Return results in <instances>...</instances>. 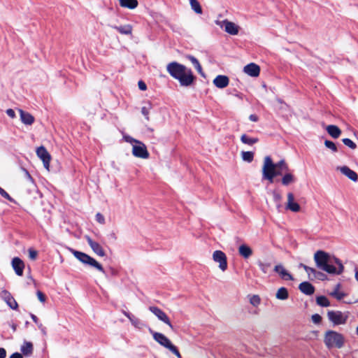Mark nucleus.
<instances>
[{
	"instance_id": "f257e3e1",
	"label": "nucleus",
	"mask_w": 358,
	"mask_h": 358,
	"mask_svg": "<svg viewBox=\"0 0 358 358\" xmlns=\"http://www.w3.org/2000/svg\"><path fill=\"white\" fill-rule=\"evenodd\" d=\"M313 258L316 266L329 274L340 275L344 271V266L339 259L323 250H317Z\"/></svg>"
},
{
	"instance_id": "f03ea898",
	"label": "nucleus",
	"mask_w": 358,
	"mask_h": 358,
	"mask_svg": "<svg viewBox=\"0 0 358 358\" xmlns=\"http://www.w3.org/2000/svg\"><path fill=\"white\" fill-rule=\"evenodd\" d=\"M166 70L173 78L179 80L182 86H189L194 80L191 69L176 62L169 63L166 66Z\"/></svg>"
},
{
	"instance_id": "7ed1b4c3",
	"label": "nucleus",
	"mask_w": 358,
	"mask_h": 358,
	"mask_svg": "<svg viewBox=\"0 0 358 358\" xmlns=\"http://www.w3.org/2000/svg\"><path fill=\"white\" fill-rule=\"evenodd\" d=\"M123 139L131 144L132 145V155L138 158L148 159L150 154L148 151L146 145L141 141L132 138L129 135H124Z\"/></svg>"
},
{
	"instance_id": "20e7f679",
	"label": "nucleus",
	"mask_w": 358,
	"mask_h": 358,
	"mask_svg": "<svg viewBox=\"0 0 358 358\" xmlns=\"http://www.w3.org/2000/svg\"><path fill=\"white\" fill-rule=\"evenodd\" d=\"M284 171L274 168V163L269 156H266L264 159V164L262 166V176L264 179L268 180L270 182H273L275 176L282 175Z\"/></svg>"
},
{
	"instance_id": "39448f33",
	"label": "nucleus",
	"mask_w": 358,
	"mask_h": 358,
	"mask_svg": "<svg viewBox=\"0 0 358 358\" xmlns=\"http://www.w3.org/2000/svg\"><path fill=\"white\" fill-rule=\"evenodd\" d=\"M344 342V336L335 331L329 330L324 334V343L328 348H341Z\"/></svg>"
},
{
	"instance_id": "423d86ee",
	"label": "nucleus",
	"mask_w": 358,
	"mask_h": 358,
	"mask_svg": "<svg viewBox=\"0 0 358 358\" xmlns=\"http://www.w3.org/2000/svg\"><path fill=\"white\" fill-rule=\"evenodd\" d=\"M150 332L152 335L153 339L158 343L160 345L168 349L178 358H181L180 353L177 348L171 343V341L163 334L155 332L150 329Z\"/></svg>"
},
{
	"instance_id": "0eeeda50",
	"label": "nucleus",
	"mask_w": 358,
	"mask_h": 358,
	"mask_svg": "<svg viewBox=\"0 0 358 358\" xmlns=\"http://www.w3.org/2000/svg\"><path fill=\"white\" fill-rule=\"evenodd\" d=\"M69 250L73 255V256L83 264L94 267L102 273H105L101 264H99L95 259L83 252L77 251L72 248H69Z\"/></svg>"
},
{
	"instance_id": "6e6552de",
	"label": "nucleus",
	"mask_w": 358,
	"mask_h": 358,
	"mask_svg": "<svg viewBox=\"0 0 358 358\" xmlns=\"http://www.w3.org/2000/svg\"><path fill=\"white\" fill-rule=\"evenodd\" d=\"M348 317V312H341L339 310H329L327 312V317L334 325L345 324Z\"/></svg>"
},
{
	"instance_id": "1a4fd4ad",
	"label": "nucleus",
	"mask_w": 358,
	"mask_h": 358,
	"mask_svg": "<svg viewBox=\"0 0 358 358\" xmlns=\"http://www.w3.org/2000/svg\"><path fill=\"white\" fill-rule=\"evenodd\" d=\"M216 24L220 26L221 28H224V31L231 35H237L240 29L238 25L227 20L216 21Z\"/></svg>"
},
{
	"instance_id": "9d476101",
	"label": "nucleus",
	"mask_w": 358,
	"mask_h": 358,
	"mask_svg": "<svg viewBox=\"0 0 358 358\" xmlns=\"http://www.w3.org/2000/svg\"><path fill=\"white\" fill-rule=\"evenodd\" d=\"M213 259L219 264L221 271H225L227 268V259L226 255L221 250H215L213 253Z\"/></svg>"
},
{
	"instance_id": "9b49d317",
	"label": "nucleus",
	"mask_w": 358,
	"mask_h": 358,
	"mask_svg": "<svg viewBox=\"0 0 358 358\" xmlns=\"http://www.w3.org/2000/svg\"><path fill=\"white\" fill-rule=\"evenodd\" d=\"M37 156L42 160L46 170H50L51 156L44 146H40L36 149Z\"/></svg>"
},
{
	"instance_id": "f8f14e48",
	"label": "nucleus",
	"mask_w": 358,
	"mask_h": 358,
	"mask_svg": "<svg viewBox=\"0 0 358 358\" xmlns=\"http://www.w3.org/2000/svg\"><path fill=\"white\" fill-rule=\"evenodd\" d=\"M149 310L162 322L166 324L171 329L173 327L167 315L160 308L156 306H150Z\"/></svg>"
},
{
	"instance_id": "ddd939ff",
	"label": "nucleus",
	"mask_w": 358,
	"mask_h": 358,
	"mask_svg": "<svg viewBox=\"0 0 358 358\" xmlns=\"http://www.w3.org/2000/svg\"><path fill=\"white\" fill-rule=\"evenodd\" d=\"M0 296L7 303V305L12 309L16 310L18 307L17 303L12 296L11 294L6 290L3 289L0 292Z\"/></svg>"
},
{
	"instance_id": "4468645a",
	"label": "nucleus",
	"mask_w": 358,
	"mask_h": 358,
	"mask_svg": "<svg viewBox=\"0 0 358 358\" xmlns=\"http://www.w3.org/2000/svg\"><path fill=\"white\" fill-rule=\"evenodd\" d=\"M287 201L286 203V209L291 210L294 213H297L301 210L300 205L295 201V198L292 192L287 194Z\"/></svg>"
},
{
	"instance_id": "2eb2a0df",
	"label": "nucleus",
	"mask_w": 358,
	"mask_h": 358,
	"mask_svg": "<svg viewBox=\"0 0 358 358\" xmlns=\"http://www.w3.org/2000/svg\"><path fill=\"white\" fill-rule=\"evenodd\" d=\"M86 239H87V243L89 244V245L90 246V248H92V250H93V252L94 253H96L97 255H99L100 257H104L106 255V253H105L103 248L101 246V245L99 243L94 241L89 236H87Z\"/></svg>"
},
{
	"instance_id": "dca6fc26",
	"label": "nucleus",
	"mask_w": 358,
	"mask_h": 358,
	"mask_svg": "<svg viewBox=\"0 0 358 358\" xmlns=\"http://www.w3.org/2000/svg\"><path fill=\"white\" fill-rule=\"evenodd\" d=\"M273 270L283 280H294L293 276L280 264L275 265Z\"/></svg>"
},
{
	"instance_id": "f3484780",
	"label": "nucleus",
	"mask_w": 358,
	"mask_h": 358,
	"mask_svg": "<svg viewBox=\"0 0 358 358\" xmlns=\"http://www.w3.org/2000/svg\"><path fill=\"white\" fill-rule=\"evenodd\" d=\"M243 72L250 76L257 77L260 73V68L257 64L250 63L244 66Z\"/></svg>"
},
{
	"instance_id": "a211bd4d",
	"label": "nucleus",
	"mask_w": 358,
	"mask_h": 358,
	"mask_svg": "<svg viewBox=\"0 0 358 358\" xmlns=\"http://www.w3.org/2000/svg\"><path fill=\"white\" fill-rule=\"evenodd\" d=\"M12 266L17 275L22 276L23 275L24 264L20 258L14 257L13 259Z\"/></svg>"
},
{
	"instance_id": "6ab92c4d",
	"label": "nucleus",
	"mask_w": 358,
	"mask_h": 358,
	"mask_svg": "<svg viewBox=\"0 0 358 358\" xmlns=\"http://www.w3.org/2000/svg\"><path fill=\"white\" fill-rule=\"evenodd\" d=\"M213 83L217 88L222 89L228 86L229 79L227 76L219 75L214 78Z\"/></svg>"
},
{
	"instance_id": "aec40b11",
	"label": "nucleus",
	"mask_w": 358,
	"mask_h": 358,
	"mask_svg": "<svg viewBox=\"0 0 358 358\" xmlns=\"http://www.w3.org/2000/svg\"><path fill=\"white\" fill-rule=\"evenodd\" d=\"M337 169L352 181L356 182L357 180V174L354 171L351 170L349 167L346 166H339L337 168Z\"/></svg>"
},
{
	"instance_id": "412c9836",
	"label": "nucleus",
	"mask_w": 358,
	"mask_h": 358,
	"mask_svg": "<svg viewBox=\"0 0 358 358\" xmlns=\"http://www.w3.org/2000/svg\"><path fill=\"white\" fill-rule=\"evenodd\" d=\"M299 290L304 294L312 295L315 292L314 286L309 282H303L299 285Z\"/></svg>"
},
{
	"instance_id": "4be33fe9",
	"label": "nucleus",
	"mask_w": 358,
	"mask_h": 358,
	"mask_svg": "<svg viewBox=\"0 0 358 358\" xmlns=\"http://www.w3.org/2000/svg\"><path fill=\"white\" fill-rule=\"evenodd\" d=\"M20 115V120L24 124L31 125L34 122V117L29 113L25 112L22 109H18Z\"/></svg>"
},
{
	"instance_id": "5701e85b",
	"label": "nucleus",
	"mask_w": 358,
	"mask_h": 358,
	"mask_svg": "<svg viewBox=\"0 0 358 358\" xmlns=\"http://www.w3.org/2000/svg\"><path fill=\"white\" fill-rule=\"evenodd\" d=\"M239 255L245 259L249 258L253 253L250 247L245 244L241 245L238 248Z\"/></svg>"
},
{
	"instance_id": "b1692460",
	"label": "nucleus",
	"mask_w": 358,
	"mask_h": 358,
	"mask_svg": "<svg viewBox=\"0 0 358 358\" xmlns=\"http://www.w3.org/2000/svg\"><path fill=\"white\" fill-rule=\"evenodd\" d=\"M121 7L133 10L136 8L138 2L137 0H118Z\"/></svg>"
},
{
	"instance_id": "393cba45",
	"label": "nucleus",
	"mask_w": 358,
	"mask_h": 358,
	"mask_svg": "<svg viewBox=\"0 0 358 358\" xmlns=\"http://www.w3.org/2000/svg\"><path fill=\"white\" fill-rule=\"evenodd\" d=\"M326 130L327 133L334 138H338L341 134V130L337 126L333 124L328 125L326 127Z\"/></svg>"
},
{
	"instance_id": "a878e982",
	"label": "nucleus",
	"mask_w": 358,
	"mask_h": 358,
	"mask_svg": "<svg viewBox=\"0 0 358 358\" xmlns=\"http://www.w3.org/2000/svg\"><path fill=\"white\" fill-rule=\"evenodd\" d=\"M122 313L129 320V321L134 327L138 329L141 328V322L139 319H138L134 315H131V313L125 310H122Z\"/></svg>"
},
{
	"instance_id": "bb28decb",
	"label": "nucleus",
	"mask_w": 358,
	"mask_h": 358,
	"mask_svg": "<svg viewBox=\"0 0 358 358\" xmlns=\"http://www.w3.org/2000/svg\"><path fill=\"white\" fill-rule=\"evenodd\" d=\"M340 288L341 284H337L334 289L329 294L330 296L334 297L335 299L339 301L343 299L346 296L345 293L340 291Z\"/></svg>"
},
{
	"instance_id": "cd10ccee",
	"label": "nucleus",
	"mask_w": 358,
	"mask_h": 358,
	"mask_svg": "<svg viewBox=\"0 0 358 358\" xmlns=\"http://www.w3.org/2000/svg\"><path fill=\"white\" fill-rule=\"evenodd\" d=\"M20 350L24 356H30L33 352V345L31 342L25 341L21 346Z\"/></svg>"
},
{
	"instance_id": "c85d7f7f",
	"label": "nucleus",
	"mask_w": 358,
	"mask_h": 358,
	"mask_svg": "<svg viewBox=\"0 0 358 358\" xmlns=\"http://www.w3.org/2000/svg\"><path fill=\"white\" fill-rule=\"evenodd\" d=\"M113 29L118 31L120 34L124 35H130L132 33V27L130 24H127L124 26H114Z\"/></svg>"
},
{
	"instance_id": "c756f323",
	"label": "nucleus",
	"mask_w": 358,
	"mask_h": 358,
	"mask_svg": "<svg viewBox=\"0 0 358 358\" xmlns=\"http://www.w3.org/2000/svg\"><path fill=\"white\" fill-rule=\"evenodd\" d=\"M288 291L285 287H280L277 290L275 297L279 300H285L288 299Z\"/></svg>"
},
{
	"instance_id": "7c9ffc66",
	"label": "nucleus",
	"mask_w": 358,
	"mask_h": 358,
	"mask_svg": "<svg viewBox=\"0 0 358 358\" xmlns=\"http://www.w3.org/2000/svg\"><path fill=\"white\" fill-rule=\"evenodd\" d=\"M241 141L244 144L252 145L253 144L257 143L259 141V139L257 138L250 137L246 134H243L241 136Z\"/></svg>"
},
{
	"instance_id": "2f4dec72",
	"label": "nucleus",
	"mask_w": 358,
	"mask_h": 358,
	"mask_svg": "<svg viewBox=\"0 0 358 358\" xmlns=\"http://www.w3.org/2000/svg\"><path fill=\"white\" fill-rule=\"evenodd\" d=\"M286 173L282 178V183L284 185H288L290 183H292L295 181V178L293 174L289 173V171L285 172Z\"/></svg>"
},
{
	"instance_id": "473e14b6",
	"label": "nucleus",
	"mask_w": 358,
	"mask_h": 358,
	"mask_svg": "<svg viewBox=\"0 0 358 358\" xmlns=\"http://www.w3.org/2000/svg\"><path fill=\"white\" fill-rule=\"evenodd\" d=\"M257 265L264 273H267L271 267V264L270 262L262 261H259L257 262Z\"/></svg>"
},
{
	"instance_id": "72a5a7b5",
	"label": "nucleus",
	"mask_w": 358,
	"mask_h": 358,
	"mask_svg": "<svg viewBox=\"0 0 358 358\" xmlns=\"http://www.w3.org/2000/svg\"><path fill=\"white\" fill-rule=\"evenodd\" d=\"M317 303L322 307H329L330 306V302L329 299L324 296H317L316 299Z\"/></svg>"
},
{
	"instance_id": "f704fd0d",
	"label": "nucleus",
	"mask_w": 358,
	"mask_h": 358,
	"mask_svg": "<svg viewBox=\"0 0 358 358\" xmlns=\"http://www.w3.org/2000/svg\"><path fill=\"white\" fill-rule=\"evenodd\" d=\"M190 6L192 10L198 14L202 13V9L199 2L197 0H189Z\"/></svg>"
},
{
	"instance_id": "c9c22d12",
	"label": "nucleus",
	"mask_w": 358,
	"mask_h": 358,
	"mask_svg": "<svg viewBox=\"0 0 358 358\" xmlns=\"http://www.w3.org/2000/svg\"><path fill=\"white\" fill-rule=\"evenodd\" d=\"M248 297L249 298L250 304L255 307H257L261 303V299L259 295H248Z\"/></svg>"
},
{
	"instance_id": "e433bc0d",
	"label": "nucleus",
	"mask_w": 358,
	"mask_h": 358,
	"mask_svg": "<svg viewBox=\"0 0 358 358\" xmlns=\"http://www.w3.org/2000/svg\"><path fill=\"white\" fill-rule=\"evenodd\" d=\"M152 109V105L150 103H148L147 106H143L141 108V113L143 115L146 120L149 121V113L150 110Z\"/></svg>"
},
{
	"instance_id": "4c0bfd02",
	"label": "nucleus",
	"mask_w": 358,
	"mask_h": 358,
	"mask_svg": "<svg viewBox=\"0 0 358 358\" xmlns=\"http://www.w3.org/2000/svg\"><path fill=\"white\" fill-rule=\"evenodd\" d=\"M241 157L243 161L251 162L253 160L254 153L249 151H243L241 152Z\"/></svg>"
},
{
	"instance_id": "58836bf2",
	"label": "nucleus",
	"mask_w": 358,
	"mask_h": 358,
	"mask_svg": "<svg viewBox=\"0 0 358 358\" xmlns=\"http://www.w3.org/2000/svg\"><path fill=\"white\" fill-rule=\"evenodd\" d=\"M274 168H278V169H281L285 172H287L289 171V166L285 160H280L279 162L274 164Z\"/></svg>"
},
{
	"instance_id": "ea45409f",
	"label": "nucleus",
	"mask_w": 358,
	"mask_h": 358,
	"mask_svg": "<svg viewBox=\"0 0 358 358\" xmlns=\"http://www.w3.org/2000/svg\"><path fill=\"white\" fill-rule=\"evenodd\" d=\"M304 270L308 275L310 280H313L314 275L317 273V270L310 266H304Z\"/></svg>"
},
{
	"instance_id": "a19ab883",
	"label": "nucleus",
	"mask_w": 358,
	"mask_h": 358,
	"mask_svg": "<svg viewBox=\"0 0 358 358\" xmlns=\"http://www.w3.org/2000/svg\"><path fill=\"white\" fill-rule=\"evenodd\" d=\"M343 143L346 146L350 148L352 150H355L357 148L356 144L350 138H343L342 139Z\"/></svg>"
},
{
	"instance_id": "79ce46f5",
	"label": "nucleus",
	"mask_w": 358,
	"mask_h": 358,
	"mask_svg": "<svg viewBox=\"0 0 358 358\" xmlns=\"http://www.w3.org/2000/svg\"><path fill=\"white\" fill-rule=\"evenodd\" d=\"M324 145L327 148L331 150L333 152H337V147L334 142L326 140L324 141Z\"/></svg>"
},
{
	"instance_id": "37998d69",
	"label": "nucleus",
	"mask_w": 358,
	"mask_h": 358,
	"mask_svg": "<svg viewBox=\"0 0 358 358\" xmlns=\"http://www.w3.org/2000/svg\"><path fill=\"white\" fill-rule=\"evenodd\" d=\"M311 319L315 324H320L322 321V317L319 314L313 315Z\"/></svg>"
},
{
	"instance_id": "c03bdc74",
	"label": "nucleus",
	"mask_w": 358,
	"mask_h": 358,
	"mask_svg": "<svg viewBox=\"0 0 358 358\" xmlns=\"http://www.w3.org/2000/svg\"><path fill=\"white\" fill-rule=\"evenodd\" d=\"M314 279H318V280H324L326 279V275L323 273L317 271V273L313 277V280Z\"/></svg>"
},
{
	"instance_id": "a18cd8bd",
	"label": "nucleus",
	"mask_w": 358,
	"mask_h": 358,
	"mask_svg": "<svg viewBox=\"0 0 358 358\" xmlns=\"http://www.w3.org/2000/svg\"><path fill=\"white\" fill-rule=\"evenodd\" d=\"M38 255L37 251L30 248L29 249V257L31 259L34 260L36 259Z\"/></svg>"
},
{
	"instance_id": "49530a36",
	"label": "nucleus",
	"mask_w": 358,
	"mask_h": 358,
	"mask_svg": "<svg viewBox=\"0 0 358 358\" xmlns=\"http://www.w3.org/2000/svg\"><path fill=\"white\" fill-rule=\"evenodd\" d=\"M0 194L5 199L12 201L13 199L10 196V195L0 187Z\"/></svg>"
},
{
	"instance_id": "de8ad7c7",
	"label": "nucleus",
	"mask_w": 358,
	"mask_h": 358,
	"mask_svg": "<svg viewBox=\"0 0 358 358\" xmlns=\"http://www.w3.org/2000/svg\"><path fill=\"white\" fill-rule=\"evenodd\" d=\"M38 328L40 329L43 336H45L47 335V329L46 327L42 324L38 322L37 324Z\"/></svg>"
},
{
	"instance_id": "09e8293b",
	"label": "nucleus",
	"mask_w": 358,
	"mask_h": 358,
	"mask_svg": "<svg viewBox=\"0 0 358 358\" xmlns=\"http://www.w3.org/2000/svg\"><path fill=\"white\" fill-rule=\"evenodd\" d=\"M96 220L100 223V224H104L105 223V218L102 214L100 213H96Z\"/></svg>"
},
{
	"instance_id": "8fccbe9b",
	"label": "nucleus",
	"mask_w": 358,
	"mask_h": 358,
	"mask_svg": "<svg viewBox=\"0 0 358 358\" xmlns=\"http://www.w3.org/2000/svg\"><path fill=\"white\" fill-rule=\"evenodd\" d=\"M187 58L189 59V61L192 62V64L194 66V67H196L199 64H200L199 62L196 58L192 55H189Z\"/></svg>"
},
{
	"instance_id": "3c124183",
	"label": "nucleus",
	"mask_w": 358,
	"mask_h": 358,
	"mask_svg": "<svg viewBox=\"0 0 358 358\" xmlns=\"http://www.w3.org/2000/svg\"><path fill=\"white\" fill-rule=\"evenodd\" d=\"M36 295H37L38 300L41 302L44 303L45 301L46 297L43 292H41V291H38L36 292Z\"/></svg>"
},
{
	"instance_id": "603ef678",
	"label": "nucleus",
	"mask_w": 358,
	"mask_h": 358,
	"mask_svg": "<svg viewBox=\"0 0 358 358\" xmlns=\"http://www.w3.org/2000/svg\"><path fill=\"white\" fill-rule=\"evenodd\" d=\"M273 200L275 202H280L282 199V196L280 195V194L278 193L277 192H273Z\"/></svg>"
},
{
	"instance_id": "864d4df0",
	"label": "nucleus",
	"mask_w": 358,
	"mask_h": 358,
	"mask_svg": "<svg viewBox=\"0 0 358 358\" xmlns=\"http://www.w3.org/2000/svg\"><path fill=\"white\" fill-rule=\"evenodd\" d=\"M138 85L139 89L142 91H144L147 89L146 84L142 80L138 81Z\"/></svg>"
},
{
	"instance_id": "5fc2aeb1",
	"label": "nucleus",
	"mask_w": 358,
	"mask_h": 358,
	"mask_svg": "<svg viewBox=\"0 0 358 358\" xmlns=\"http://www.w3.org/2000/svg\"><path fill=\"white\" fill-rule=\"evenodd\" d=\"M6 114L11 118H14L15 117V111L11 109V108H9V109H7L6 110Z\"/></svg>"
},
{
	"instance_id": "6e6d98bb",
	"label": "nucleus",
	"mask_w": 358,
	"mask_h": 358,
	"mask_svg": "<svg viewBox=\"0 0 358 358\" xmlns=\"http://www.w3.org/2000/svg\"><path fill=\"white\" fill-rule=\"evenodd\" d=\"M195 69H196V71H198V73L203 77H205V73H203V70H202V67L201 66V64H199L198 66H196V67H195Z\"/></svg>"
},
{
	"instance_id": "4d7b16f0",
	"label": "nucleus",
	"mask_w": 358,
	"mask_h": 358,
	"mask_svg": "<svg viewBox=\"0 0 358 358\" xmlns=\"http://www.w3.org/2000/svg\"><path fill=\"white\" fill-rule=\"evenodd\" d=\"M195 69H196V71H198V73L203 77H205V73H203V70H202V67L201 66V64H199L198 66H196V67H195Z\"/></svg>"
},
{
	"instance_id": "13d9d810",
	"label": "nucleus",
	"mask_w": 358,
	"mask_h": 358,
	"mask_svg": "<svg viewBox=\"0 0 358 358\" xmlns=\"http://www.w3.org/2000/svg\"><path fill=\"white\" fill-rule=\"evenodd\" d=\"M6 357V351L4 348H0V358H5Z\"/></svg>"
},
{
	"instance_id": "bf43d9fd",
	"label": "nucleus",
	"mask_w": 358,
	"mask_h": 358,
	"mask_svg": "<svg viewBox=\"0 0 358 358\" xmlns=\"http://www.w3.org/2000/svg\"><path fill=\"white\" fill-rule=\"evenodd\" d=\"M10 358H23V357L20 353L15 352L10 355Z\"/></svg>"
},
{
	"instance_id": "052dcab7",
	"label": "nucleus",
	"mask_w": 358,
	"mask_h": 358,
	"mask_svg": "<svg viewBox=\"0 0 358 358\" xmlns=\"http://www.w3.org/2000/svg\"><path fill=\"white\" fill-rule=\"evenodd\" d=\"M249 119L250 120L252 121V122H257L258 121V117L255 115V114H252L249 116Z\"/></svg>"
},
{
	"instance_id": "680f3d73",
	"label": "nucleus",
	"mask_w": 358,
	"mask_h": 358,
	"mask_svg": "<svg viewBox=\"0 0 358 358\" xmlns=\"http://www.w3.org/2000/svg\"><path fill=\"white\" fill-rule=\"evenodd\" d=\"M24 171L25 173V175H26L27 179L29 180V182H31V183H34L33 178H31V176H30L29 172L27 170H25V169L24 170Z\"/></svg>"
},
{
	"instance_id": "e2e57ef3",
	"label": "nucleus",
	"mask_w": 358,
	"mask_h": 358,
	"mask_svg": "<svg viewBox=\"0 0 358 358\" xmlns=\"http://www.w3.org/2000/svg\"><path fill=\"white\" fill-rule=\"evenodd\" d=\"M31 317L36 324L39 322L38 317L35 315L31 314Z\"/></svg>"
},
{
	"instance_id": "0e129e2a",
	"label": "nucleus",
	"mask_w": 358,
	"mask_h": 358,
	"mask_svg": "<svg viewBox=\"0 0 358 358\" xmlns=\"http://www.w3.org/2000/svg\"><path fill=\"white\" fill-rule=\"evenodd\" d=\"M355 277L356 280L358 281V270H356Z\"/></svg>"
},
{
	"instance_id": "69168bd1",
	"label": "nucleus",
	"mask_w": 358,
	"mask_h": 358,
	"mask_svg": "<svg viewBox=\"0 0 358 358\" xmlns=\"http://www.w3.org/2000/svg\"><path fill=\"white\" fill-rule=\"evenodd\" d=\"M304 266H307L303 264H302V263L299 264V267L303 268V269H304Z\"/></svg>"
},
{
	"instance_id": "338daca9",
	"label": "nucleus",
	"mask_w": 358,
	"mask_h": 358,
	"mask_svg": "<svg viewBox=\"0 0 358 358\" xmlns=\"http://www.w3.org/2000/svg\"><path fill=\"white\" fill-rule=\"evenodd\" d=\"M356 332H357V334L358 335V327L356 329Z\"/></svg>"
}]
</instances>
